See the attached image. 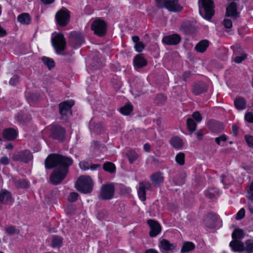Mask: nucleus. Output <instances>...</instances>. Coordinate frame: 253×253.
<instances>
[{
  "label": "nucleus",
  "instance_id": "1",
  "mask_svg": "<svg viewBox=\"0 0 253 253\" xmlns=\"http://www.w3.org/2000/svg\"><path fill=\"white\" fill-rule=\"evenodd\" d=\"M73 164L71 158L59 154H51L45 161V167L51 169L57 168L50 175V181L54 184L60 183L65 177L68 170V167Z\"/></svg>",
  "mask_w": 253,
  "mask_h": 253
},
{
  "label": "nucleus",
  "instance_id": "2",
  "mask_svg": "<svg viewBox=\"0 0 253 253\" xmlns=\"http://www.w3.org/2000/svg\"><path fill=\"white\" fill-rule=\"evenodd\" d=\"M199 13L205 19L209 20L214 13V3L212 0H199Z\"/></svg>",
  "mask_w": 253,
  "mask_h": 253
},
{
  "label": "nucleus",
  "instance_id": "3",
  "mask_svg": "<svg viewBox=\"0 0 253 253\" xmlns=\"http://www.w3.org/2000/svg\"><path fill=\"white\" fill-rule=\"evenodd\" d=\"M93 182L88 176H81L76 183V188L78 191L83 193H89L93 188Z\"/></svg>",
  "mask_w": 253,
  "mask_h": 253
},
{
  "label": "nucleus",
  "instance_id": "4",
  "mask_svg": "<svg viewBox=\"0 0 253 253\" xmlns=\"http://www.w3.org/2000/svg\"><path fill=\"white\" fill-rule=\"evenodd\" d=\"M52 44L57 53L64 51L66 46V41L62 34H57L51 38Z\"/></svg>",
  "mask_w": 253,
  "mask_h": 253
},
{
  "label": "nucleus",
  "instance_id": "5",
  "mask_svg": "<svg viewBox=\"0 0 253 253\" xmlns=\"http://www.w3.org/2000/svg\"><path fill=\"white\" fill-rule=\"evenodd\" d=\"M106 27L105 21L99 19L94 20L91 25V29L99 37H103L106 34Z\"/></svg>",
  "mask_w": 253,
  "mask_h": 253
},
{
  "label": "nucleus",
  "instance_id": "6",
  "mask_svg": "<svg viewBox=\"0 0 253 253\" xmlns=\"http://www.w3.org/2000/svg\"><path fill=\"white\" fill-rule=\"evenodd\" d=\"M55 19L58 25L62 27L66 26L70 21L69 11L65 8L61 9L56 13Z\"/></svg>",
  "mask_w": 253,
  "mask_h": 253
},
{
  "label": "nucleus",
  "instance_id": "7",
  "mask_svg": "<svg viewBox=\"0 0 253 253\" xmlns=\"http://www.w3.org/2000/svg\"><path fill=\"white\" fill-rule=\"evenodd\" d=\"M160 6H164L169 10L179 12L182 9L177 0H156Z\"/></svg>",
  "mask_w": 253,
  "mask_h": 253
},
{
  "label": "nucleus",
  "instance_id": "8",
  "mask_svg": "<svg viewBox=\"0 0 253 253\" xmlns=\"http://www.w3.org/2000/svg\"><path fill=\"white\" fill-rule=\"evenodd\" d=\"M115 187L112 183L103 185L100 189L99 196L103 200L111 199L114 195Z\"/></svg>",
  "mask_w": 253,
  "mask_h": 253
},
{
  "label": "nucleus",
  "instance_id": "9",
  "mask_svg": "<svg viewBox=\"0 0 253 253\" xmlns=\"http://www.w3.org/2000/svg\"><path fill=\"white\" fill-rule=\"evenodd\" d=\"M84 42V39L83 35L79 32H72L69 37V43L74 47L80 46Z\"/></svg>",
  "mask_w": 253,
  "mask_h": 253
},
{
  "label": "nucleus",
  "instance_id": "10",
  "mask_svg": "<svg viewBox=\"0 0 253 253\" xmlns=\"http://www.w3.org/2000/svg\"><path fill=\"white\" fill-rule=\"evenodd\" d=\"M33 159L31 152L28 150L21 151L15 154L12 157V159L14 161H21L24 163H28Z\"/></svg>",
  "mask_w": 253,
  "mask_h": 253
},
{
  "label": "nucleus",
  "instance_id": "11",
  "mask_svg": "<svg viewBox=\"0 0 253 253\" xmlns=\"http://www.w3.org/2000/svg\"><path fill=\"white\" fill-rule=\"evenodd\" d=\"M65 130L59 126H54L51 128V137L53 139L62 141L65 138Z\"/></svg>",
  "mask_w": 253,
  "mask_h": 253
},
{
  "label": "nucleus",
  "instance_id": "12",
  "mask_svg": "<svg viewBox=\"0 0 253 253\" xmlns=\"http://www.w3.org/2000/svg\"><path fill=\"white\" fill-rule=\"evenodd\" d=\"M74 105L73 100L64 101L59 105V113L62 116L71 114V107Z\"/></svg>",
  "mask_w": 253,
  "mask_h": 253
},
{
  "label": "nucleus",
  "instance_id": "13",
  "mask_svg": "<svg viewBox=\"0 0 253 253\" xmlns=\"http://www.w3.org/2000/svg\"><path fill=\"white\" fill-rule=\"evenodd\" d=\"M152 185L148 181H143L139 183L138 194L139 198L142 201L146 200V190H150Z\"/></svg>",
  "mask_w": 253,
  "mask_h": 253
},
{
  "label": "nucleus",
  "instance_id": "14",
  "mask_svg": "<svg viewBox=\"0 0 253 253\" xmlns=\"http://www.w3.org/2000/svg\"><path fill=\"white\" fill-rule=\"evenodd\" d=\"M147 223L150 228V231L149 232V235L150 237H155L161 231V226L156 220L152 219L148 220Z\"/></svg>",
  "mask_w": 253,
  "mask_h": 253
},
{
  "label": "nucleus",
  "instance_id": "15",
  "mask_svg": "<svg viewBox=\"0 0 253 253\" xmlns=\"http://www.w3.org/2000/svg\"><path fill=\"white\" fill-rule=\"evenodd\" d=\"M180 37L177 34L165 36L162 40V42L168 45H176L180 42Z\"/></svg>",
  "mask_w": 253,
  "mask_h": 253
},
{
  "label": "nucleus",
  "instance_id": "16",
  "mask_svg": "<svg viewBox=\"0 0 253 253\" xmlns=\"http://www.w3.org/2000/svg\"><path fill=\"white\" fill-rule=\"evenodd\" d=\"M226 16L231 17L236 19L239 17V13L237 12V4L235 2H232L226 8Z\"/></svg>",
  "mask_w": 253,
  "mask_h": 253
},
{
  "label": "nucleus",
  "instance_id": "17",
  "mask_svg": "<svg viewBox=\"0 0 253 253\" xmlns=\"http://www.w3.org/2000/svg\"><path fill=\"white\" fill-rule=\"evenodd\" d=\"M206 84L202 82L195 83L192 85V92L195 95H199L207 91Z\"/></svg>",
  "mask_w": 253,
  "mask_h": 253
},
{
  "label": "nucleus",
  "instance_id": "18",
  "mask_svg": "<svg viewBox=\"0 0 253 253\" xmlns=\"http://www.w3.org/2000/svg\"><path fill=\"white\" fill-rule=\"evenodd\" d=\"M209 128L214 132H220L224 129L222 123L214 120H210L208 123Z\"/></svg>",
  "mask_w": 253,
  "mask_h": 253
},
{
  "label": "nucleus",
  "instance_id": "19",
  "mask_svg": "<svg viewBox=\"0 0 253 253\" xmlns=\"http://www.w3.org/2000/svg\"><path fill=\"white\" fill-rule=\"evenodd\" d=\"M147 62L142 54L136 55L133 60V65L136 69L142 68L147 65Z\"/></svg>",
  "mask_w": 253,
  "mask_h": 253
},
{
  "label": "nucleus",
  "instance_id": "20",
  "mask_svg": "<svg viewBox=\"0 0 253 253\" xmlns=\"http://www.w3.org/2000/svg\"><path fill=\"white\" fill-rule=\"evenodd\" d=\"M0 202L3 204H10L13 202L9 192L5 189L2 190L0 193Z\"/></svg>",
  "mask_w": 253,
  "mask_h": 253
},
{
  "label": "nucleus",
  "instance_id": "21",
  "mask_svg": "<svg viewBox=\"0 0 253 253\" xmlns=\"http://www.w3.org/2000/svg\"><path fill=\"white\" fill-rule=\"evenodd\" d=\"M150 178L155 187L159 186L163 183L164 180V177L161 172H157L152 174Z\"/></svg>",
  "mask_w": 253,
  "mask_h": 253
},
{
  "label": "nucleus",
  "instance_id": "22",
  "mask_svg": "<svg viewBox=\"0 0 253 253\" xmlns=\"http://www.w3.org/2000/svg\"><path fill=\"white\" fill-rule=\"evenodd\" d=\"M230 246L234 252H242L245 251L244 243L239 240L232 241L230 243Z\"/></svg>",
  "mask_w": 253,
  "mask_h": 253
},
{
  "label": "nucleus",
  "instance_id": "23",
  "mask_svg": "<svg viewBox=\"0 0 253 253\" xmlns=\"http://www.w3.org/2000/svg\"><path fill=\"white\" fill-rule=\"evenodd\" d=\"M17 134L16 131L12 128L5 129L2 133L3 137L8 140H14Z\"/></svg>",
  "mask_w": 253,
  "mask_h": 253
},
{
  "label": "nucleus",
  "instance_id": "24",
  "mask_svg": "<svg viewBox=\"0 0 253 253\" xmlns=\"http://www.w3.org/2000/svg\"><path fill=\"white\" fill-rule=\"evenodd\" d=\"M216 221L217 217L216 215L212 213H210L205 220V224L208 228L212 229L214 228Z\"/></svg>",
  "mask_w": 253,
  "mask_h": 253
},
{
  "label": "nucleus",
  "instance_id": "25",
  "mask_svg": "<svg viewBox=\"0 0 253 253\" xmlns=\"http://www.w3.org/2000/svg\"><path fill=\"white\" fill-rule=\"evenodd\" d=\"M170 144L171 146L176 149L181 148L183 146L182 139L178 136H174L169 140Z\"/></svg>",
  "mask_w": 253,
  "mask_h": 253
},
{
  "label": "nucleus",
  "instance_id": "26",
  "mask_svg": "<svg viewBox=\"0 0 253 253\" xmlns=\"http://www.w3.org/2000/svg\"><path fill=\"white\" fill-rule=\"evenodd\" d=\"M209 45V42L208 40H204L200 41L195 47V49L197 52H204Z\"/></svg>",
  "mask_w": 253,
  "mask_h": 253
},
{
  "label": "nucleus",
  "instance_id": "27",
  "mask_svg": "<svg viewBox=\"0 0 253 253\" xmlns=\"http://www.w3.org/2000/svg\"><path fill=\"white\" fill-rule=\"evenodd\" d=\"M79 166L80 168L84 170H88L89 169L91 170H95L97 168H99L100 167V165L99 164H89V163L85 162V161H83L80 163Z\"/></svg>",
  "mask_w": 253,
  "mask_h": 253
},
{
  "label": "nucleus",
  "instance_id": "28",
  "mask_svg": "<svg viewBox=\"0 0 253 253\" xmlns=\"http://www.w3.org/2000/svg\"><path fill=\"white\" fill-rule=\"evenodd\" d=\"M17 20L22 24L28 25L30 23L31 17L28 13H23L18 16Z\"/></svg>",
  "mask_w": 253,
  "mask_h": 253
},
{
  "label": "nucleus",
  "instance_id": "29",
  "mask_svg": "<svg viewBox=\"0 0 253 253\" xmlns=\"http://www.w3.org/2000/svg\"><path fill=\"white\" fill-rule=\"evenodd\" d=\"M175 246L167 240L163 239L160 243V248L165 251H171L175 249Z\"/></svg>",
  "mask_w": 253,
  "mask_h": 253
},
{
  "label": "nucleus",
  "instance_id": "30",
  "mask_svg": "<svg viewBox=\"0 0 253 253\" xmlns=\"http://www.w3.org/2000/svg\"><path fill=\"white\" fill-rule=\"evenodd\" d=\"M235 107L238 110H243L245 108L246 101L243 97H239L234 100Z\"/></svg>",
  "mask_w": 253,
  "mask_h": 253
},
{
  "label": "nucleus",
  "instance_id": "31",
  "mask_svg": "<svg viewBox=\"0 0 253 253\" xmlns=\"http://www.w3.org/2000/svg\"><path fill=\"white\" fill-rule=\"evenodd\" d=\"M195 248V245L192 242H185L183 243L181 250L182 253L189 252L193 250Z\"/></svg>",
  "mask_w": 253,
  "mask_h": 253
},
{
  "label": "nucleus",
  "instance_id": "32",
  "mask_svg": "<svg viewBox=\"0 0 253 253\" xmlns=\"http://www.w3.org/2000/svg\"><path fill=\"white\" fill-rule=\"evenodd\" d=\"M245 235L244 231L241 229H236L234 230L232 234V237L233 240H239L244 238Z\"/></svg>",
  "mask_w": 253,
  "mask_h": 253
},
{
  "label": "nucleus",
  "instance_id": "33",
  "mask_svg": "<svg viewBox=\"0 0 253 253\" xmlns=\"http://www.w3.org/2000/svg\"><path fill=\"white\" fill-rule=\"evenodd\" d=\"M63 238L59 236L55 235L53 237L51 246L53 248H59L62 246Z\"/></svg>",
  "mask_w": 253,
  "mask_h": 253
},
{
  "label": "nucleus",
  "instance_id": "34",
  "mask_svg": "<svg viewBox=\"0 0 253 253\" xmlns=\"http://www.w3.org/2000/svg\"><path fill=\"white\" fill-rule=\"evenodd\" d=\"M103 168L105 171L110 172V173H113L116 171V167L115 165L111 162H106L104 163Z\"/></svg>",
  "mask_w": 253,
  "mask_h": 253
},
{
  "label": "nucleus",
  "instance_id": "35",
  "mask_svg": "<svg viewBox=\"0 0 253 253\" xmlns=\"http://www.w3.org/2000/svg\"><path fill=\"white\" fill-rule=\"evenodd\" d=\"M138 158L137 153L133 150H129L127 152V158L130 164H133Z\"/></svg>",
  "mask_w": 253,
  "mask_h": 253
},
{
  "label": "nucleus",
  "instance_id": "36",
  "mask_svg": "<svg viewBox=\"0 0 253 253\" xmlns=\"http://www.w3.org/2000/svg\"><path fill=\"white\" fill-rule=\"evenodd\" d=\"M42 60L43 64L46 65L49 69H51L55 66V63L53 60L46 57H42Z\"/></svg>",
  "mask_w": 253,
  "mask_h": 253
},
{
  "label": "nucleus",
  "instance_id": "37",
  "mask_svg": "<svg viewBox=\"0 0 253 253\" xmlns=\"http://www.w3.org/2000/svg\"><path fill=\"white\" fill-rule=\"evenodd\" d=\"M15 185L18 188H26L29 186V183L25 179H20L15 181Z\"/></svg>",
  "mask_w": 253,
  "mask_h": 253
},
{
  "label": "nucleus",
  "instance_id": "38",
  "mask_svg": "<svg viewBox=\"0 0 253 253\" xmlns=\"http://www.w3.org/2000/svg\"><path fill=\"white\" fill-rule=\"evenodd\" d=\"M245 251L248 253L253 252V240L249 239L245 242Z\"/></svg>",
  "mask_w": 253,
  "mask_h": 253
},
{
  "label": "nucleus",
  "instance_id": "39",
  "mask_svg": "<svg viewBox=\"0 0 253 253\" xmlns=\"http://www.w3.org/2000/svg\"><path fill=\"white\" fill-rule=\"evenodd\" d=\"M187 125L189 130L193 132L196 130L197 125L194 121L191 118H188L187 120Z\"/></svg>",
  "mask_w": 253,
  "mask_h": 253
},
{
  "label": "nucleus",
  "instance_id": "40",
  "mask_svg": "<svg viewBox=\"0 0 253 253\" xmlns=\"http://www.w3.org/2000/svg\"><path fill=\"white\" fill-rule=\"evenodd\" d=\"M176 163L180 166H183L185 163V154L183 153H178L175 157Z\"/></svg>",
  "mask_w": 253,
  "mask_h": 253
},
{
  "label": "nucleus",
  "instance_id": "41",
  "mask_svg": "<svg viewBox=\"0 0 253 253\" xmlns=\"http://www.w3.org/2000/svg\"><path fill=\"white\" fill-rule=\"evenodd\" d=\"M76 210L77 208L75 205L71 204L68 206L66 211L68 214L72 215L75 214Z\"/></svg>",
  "mask_w": 253,
  "mask_h": 253
},
{
  "label": "nucleus",
  "instance_id": "42",
  "mask_svg": "<svg viewBox=\"0 0 253 253\" xmlns=\"http://www.w3.org/2000/svg\"><path fill=\"white\" fill-rule=\"evenodd\" d=\"M6 232L9 235H14L15 234H18L19 230L16 229L13 226H9L5 229Z\"/></svg>",
  "mask_w": 253,
  "mask_h": 253
},
{
  "label": "nucleus",
  "instance_id": "43",
  "mask_svg": "<svg viewBox=\"0 0 253 253\" xmlns=\"http://www.w3.org/2000/svg\"><path fill=\"white\" fill-rule=\"evenodd\" d=\"M96 58H97L96 60H95V59H94V61L93 62V64L94 66H95L96 68H97L102 65V64L104 62V59H102L101 56L99 55H97L96 56Z\"/></svg>",
  "mask_w": 253,
  "mask_h": 253
},
{
  "label": "nucleus",
  "instance_id": "44",
  "mask_svg": "<svg viewBox=\"0 0 253 253\" xmlns=\"http://www.w3.org/2000/svg\"><path fill=\"white\" fill-rule=\"evenodd\" d=\"M166 100L167 98L163 94H159L156 97V102L158 104H163L166 101Z\"/></svg>",
  "mask_w": 253,
  "mask_h": 253
},
{
  "label": "nucleus",
  "instance_id": "45",
  "mask_svg": "<svg viewBox=\"0 0 253 253\" xmlns=\"http://www.w3.org/2000/svg\"><path fill=\"white\" fill-rule=\"evenodd\" d=\"M145 44L142 42L135 43L134 45L135 50L138 52H141L145 48Z\"/></svg>",
  "mask_w": 253,
  "mask_h": 253
},
{
  "label": "nucleus",
  "instance_id": "46",
  "mask_svg": "<svg viewBox=\"0 0 253 253\" xmlns=\"http://www.w3.org/2000/svg\"><path fill=\"white\" fill-rule=\"evenodd\" d=\"M79 194L76 192H71L70 193L68 198V200L70 202H75L78 198Z\"/></svg>",
  "mask_w": 253,
  "mask_h": 253
},
{
  "label": "nucleus",
  "instance_id": "47",
  "mask_svg": "<svg viewBox=\"0 0 253 253\" xmlns=\"http://www.w3.org/2000/svg\"><path fill=\"white\" fill-rule=\"evenodd\" d=\"M245 139L249 147H253V136L252 135H247L245 136Z\"/></svg>",
  "mask_w": 253,
  "mask_h": 253
},
{
  "label": "nucleus",
  "instance_id": "48",
  "mask_svg": "<svg viewBox=\"0 0 253 253\" xmlns=\"http://www.w3.org/2000/svg\"><path fill=\"white\" fill-rule=\"evenodd\" d=\"M93 131L97 133H100L101 132L103 127L102 126V125L100 124H96L94 125L93 126Z\"/></svg>",
  "mask_w": 253,
  "mask_h": 253
},
{
  "label": "nucleus",
  "instance_id": "49",
  "mask_svg": "<svg viewBox=\"0 0 253 253\" xmlns=\"http://www.w3.org/2000/svg\"><path fill=\"white\" fill-rule=\"evenodd\" d=\"M245 210L244 209H241L237 213L236 219L237 220H240L245 216Z\"/></svg>",
  "mask_w": 253,
  "mask_h": 253
},
{
  "label": "nucleus",
  "instance_id": "50",
  "mask_svg": "<svg viewBox=\"0 0 253 253\" xmlns=\"http://www.w3.org/2000/svg\"><path fill=\"white\" fill-rule=\"evenodd\" d=\"M192 117L198 122H201L202 119L200 113L198 111L194 112L192 115Z\"/></svg>",
  "mask_w": 253,
  "mask_h": 253
},
{
  "label": "nucleus",
  "instance_id": "51",
  "mask_svg": "<svg viewBox=\"0 0 253 253\" xmlns=\"http://www.w3.org/2000/svg\"><path fill=\"white\" fill-rule=\"evenodd\" d=\"M247 57V54H244L242 56H237L234 58V61L237 63H241Z\"/></svg>",
  "mask_w": 253,
  "mask_h": 253
},
{
  "label": "nucleus",
  "instance_id": "52",
  "mask_svg": "<svg viewBox=\"0 0 253 253\" xmlns=\"http://www.w3.org/2000/svg\"><path fill=\"white\" fill-rule=\"evenodd\" d=\"M223 24L226 28H230L232 26V23L231 20L225 19L223 21Z\"/></svg>",
  "mask_w": 253,
  "mask_h": 253
},
{
  "label": "nucleus",
  "instance_id": "53",
  "mask_svg": "<svg viewBox=\"0 0 253 253\" xmlns=\"http://www.w3.org/2000/svg\"><path fill=\"white\" fill-rule=\"evenodd\" d=\"M253 181L252 182L250 186L249 190L248 191V193L249 194V199L251 200H253Z\"/></svg>",
  "mask_w": 253,
  "mask_h": 253
},
{
  "label": "nucleus",
  "instance_id": "54",
  "mask_svg": "<svg viewBox=\"0 0 253 253\" xmlns=\"http://www.w3.org/2000/svg\"><path fill=\"white\" fill-rule=\"evenodd\" d=\"M245 119L250 123L253 122V114L252 112H249L245 115Z\"/></svg>",
  "mask_w": 253,
  "mask_h": 253
},
{
  "label": "nucleus",
  "instance_id": "55",
  "mask_svg": "<svg viewBox=\"0 0 253 253\" xmlns=\"http://www.w3.org/2000/svg\"><path fill=\"white\" fill-rule=\"evenodd\" d=\"M0 163L3 165H7L9 163V159L6 156H3L0 159Z\"/></svg>",
  "mask_w": 253,
  "mask_h": 253
},
{
  "label": "nucleus",
  "instance_id": "56",
  "mask_svg": "<svg viewBox=\"0 0 253 253\" xmlns=\"http://www.w3.org/2000/svg\"><path fill=\"white\" fill-rule=\"evenodd\" d=\"M18 82V77L17 76H14L9 81L10 84L12 85H15Z\"/></svg>",
  "mask_w": 253,
  "mask_h": 253
},
{
  "label": "nucleus",
  "instance_id": "57",
  "mask_svg": "<svg viewBox=\"0 0 253 253\" xmlns=\"http://www.w3.org/2000/svg\"><path fill=\"white\" fill-rule=\"evenodd\" d=\"M226 140H227V138H226V136L224 135H222L220 136V137L216 138L215 139V141L218 145H219L220 141H226Z\"/></svg>",
  "mask_w": 253,
  "mask_h": 253
},
{
  "label": "nucleus",
  "instance_id": "58",
  "mask_svg": "<svg viewBox=\"0 0 253 253\" xmlns=\"http://www.w3.org/2000/svg\"><path fill=\"white\" fill-rule=\"evenodd\" d=\"M16 118L17 120V121L20 122H25L27 121L26 118L24 116V115H23V114H18L16 116Z\"/></svg>",
  "mask_w": 253,
  "mask_h": 253
},
{
  "label": "nucleus",
  "instance_id": "59",
  "mask_svg": "<svg viewBox=\"0 0 253 253\" xmlns=\"http://www.w3.org/2000/svg\"><path fill=\"white\" fill-rule=\"evenodd\" d=\"M120 111L122 114L126 115V104L120 109Z\"/></svg>",
  "mask_w": 253,
  "mask_h": 253
},
{
  "label": "nucleus",
  "instance_id": "60",
  "mask_svg": "<svg viewBox=\"0 0 253 253\" xmlns=\"http://www.w3.org/2000/svg\"><path fill=\"white\" fill-rule=\"evenodd\" d=\"M7 35V32L0 25V37H3Z\"/></svg>",
  "mask_w": 253,
  "mask_h": 253
},
{
  "label": "nucleus",
  "instance_id": "61",
  "mask_svg": "<svg viewBox=\"0 0 253 253\" xmlns=\"http://www.w3.org/2000/svg\"><path fill=\"white\" fill-rule=\"evenodd\" d=\"M191 75V74L189 71L185 72L183 75V79L186 81L187 79L190 77Z\"/></svg>",
  "mask_w": 253,
  "mask_h": 253
},
{
  "label": "nucleus",
  "instance_id": "62",
  "mask_svg": "<svg viewBox=\"0 0 253 253\" xmlns=\"http://www.w3.org/2000/svg\"><path fill=\"white\" fill-rule=\"evenodd\" d=\"M133 109V107L132 105L130 104V103L127 102V115H129V114L132 111Z\"/></svg>",
  "mask_w": 253,
  "mask_h": 253
},
{
  "label": "nucleus",
  "instance_id": "63",
  "mask_svg": "<svg viewBox=\"0 0 253 253\" xmlns=\"http://www.w3.org/2000/svg\"><path fill=\"white\" fill-rule=\"evenodd\" d=\"M232 133L235 136L238 134V128L236 125H233L232 127Z\"/></svg>",
  "mask_w": 253,
  "mask_h": 253
},
{
  "label": "nucleus",
  "instance_id": "64",
  "mask_svg": "<svg viewBox=\"0 0 253 253\" xmlns=\"http://www.w3.org/2000/svg\"><path fill=\"white\" fill-rule=\"evenodd\" d=\"M195 134L196 135L197 137L199 140L202 139L203 133L201 131H199L198 132H196Z\"/></svg>",
  "mask_w": 253,
  "mask_h": 253
}]
</instances>
